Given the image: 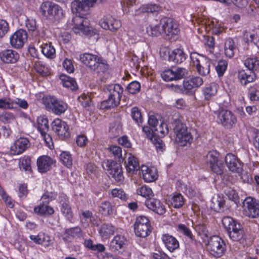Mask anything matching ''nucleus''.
I'll use <instances>...</instances> for the list:
<instances>
[{
	"label": "nucleus",
	"mask_w": 259,
	"mask_h": 259,
	"mask_svg": "<svg viewBox=\"0 0 259 259\" xmlns=\"http://www.w3.org/2000/svg\"><path fill=\"white\" fill-rule=\"evenodd\" d=\"M42 54L49 59H54L56 57V50L51 43H45L41 46Z\"/></svg>",
	"instance_id": "obj_32"
},
{
	"label": "nucleus",
	"mask_w": 259,
	"mask_h": 259,
	"mask_svg": "<svg viewBox=\"0 0 259 259\" xmlns=\"http://www.w3.org/2000/svg\"><path fill=\"white\" fill-rule=\"evenodd\" d=\"M27 39V33L23 29H19L10 37L11 45L14 48H21Z\"/></svg>",
	"instance_id": "obj_15"
},
{
	"label": "nucleus",
	"mask_w": 259,
	"mask_h": 259,
	"mask_svg": "<svg viewBox=\"0 0 259 259\" xmlns=\"http://www.w3.org/2000/svg\"><path fill=\"white\" fill-rule=\"evenodd\" d=\"M225 162L227 167L231 171L236 173L241 172L242 163L234 154H227L225 157Z\"/></svg>",
	"instance_id": "obj_16"
},
{
	"label": "nucleus",
	"mask_w": 259,
	"mask_h": 259,
	"mask_svg": "<svg viewBox=\"0 0 259 259\" xmlns=\"http://www.w3.org/2000/svg\"><path fill=\"white\" fill-rule=\"evenodd\" d=\"M142 178L147 183L155 181L158 178L157 170L154 167L142 165L141 167Z\"/></svg>",
	"instance_id": "obj_19"
},
{
	"label": "nucleus",
	"mask_w": 259,
	"mask_h": 259,
	"mask_svg": "<svg viewBox=\"0 0 259 259\" xmlns=\"http://www.w3.org/2000/svg\"><path fill=\"white\" fill-rule=\"evenodd\" d=\"M178 231L183 234L191 240L193 239V235L191 230L185 225L180 224L178 225Z\"/></svg>",
	"instance_id": "obj_59"
},
{
	"label": "nucleus",
	"mask_w": 259,
	"mask_h": 259,
	"mask_svg": "<svg viewBox=\"0 0 259 259\" xmlns=\"http://www.w3.org/2000/svg\"><path fill=\"white\" fill-rule=\"evenodd\" d=\"M53 164V159L48 156L43 155L40 156L37 160L38 170L41 173L46 172L49 171Z\"/></svg>",
	"instance_id": "obj_24"
},
{
	"label": "nucleus",
	"mask_w": 259,
	"mask_h": 259,
	"mask_svg": "<svg viewBox=\"0 0 259 259\" xmlns=\"http://www.w3.org/2000/svg\"><path fill=\"white\" fill-rule=\"evenodd\" d=\"M42 103L48 110H51L57 115L64 113L67 109V104L54 96H47L42 98Z\"/></svg>",
	"instance_id": "obj_6"
},
{
	"label": "nucleus",
	"mask_w": 259,
	"mask_h": 259,
	"mask_svg": "<svg viewBox=\"0 0 259 259\" xmlns=\"http://www.w3.org/2000/svg\"><path fill=\"white\" fill-rule=\"evenodd\" d=\"M109 194L112 197L117 198L123 201L126 200L127 198L126 193L120 188L113 189L109 192Z\"/></svg>",
	"instance_id": "obj_50"
},
{
	"label": "nucleus",
	"mask_w": 259,
	"mask_h": 259,
	"mask_svg": "<svg viewBox=\"0 0 259 259\" xmlns=\"http://www.w3.org/2000/svg\"><path fill=\"white\" fill-rule=\"evenodd\" d=\"M244 65L248 68V70L253 71L259 68V58L254 57L247 58L244 61Z\"/></svg>",
	"instance_id": "obj_47"
},
{
	"label": "nucleus",
	"mask_w": 259,
	"mask_h": 259,
	"mask_svg": "<svg viewBox=\"0 0 259 259\" xmlns=\"http://www.w3.org/2000/svg\"><path fill=\"white\" fill-rule=\"evenodd\" d=\"M222 224L228 231L239 223L234 221L231 217H225L222 219Z\"/></svg>",
	"instance_id": "obj_57"
},
{
	"label": "nucleus",
	"mask_w": 259,
	"mask_h": 259,
	"mask_svg": "<svg viewBox=\"0 0 259 259\" xmlns=\"http://www.w3.org/2000/svg\"><path fill=\"white\" fill-rule=\"evenodd\" d=\"M102 166L116 181L121 182L123 181L122 167L119 163L113 160H107L103 162Z\"/></svg>",
	"instance_id": "obj_9"
},
{
	"label": "nucleus",
	"mask_w": 259,
	"mask_h": 259,
	"mask_svg": "<svg viewBox=\"0 0 259 259\" xmlns=\"http://www.w3.org/2000/svg\"><path fill=\"white\" fill-rule=\"evenodd\" d=\"M245 214L251 218L259 216V201L251 197H246L243 202Z\"/></svg>",
	"instance_id": "obj_10"
},
{
	"label": "nucleus",
	"mask_w": 259,
	"mask_h": 259,
	"mask_svg": "<svg viewBox=\"0 0 259 259\" xmlns=\"http://www.w3.org/2000/svg\"><path fill=\"white\" fill-rule=\"evenodd\" d=\"M187 57L183 50L177 48L172 50L169 54V60L176 63H181L184 62Z\"/></svg>",
	"instance_id": "obj_27"
},
{
	"label": "nucleus",
	"mask_w": 259,
	"mask_h": 259,
	"mask_svg": "<svg viewBox=\"0 0 259 259\" xmlns=\"http://www.w3.org/2000/svg\"><path fill=\"white\" fill-rule=\"evenodd\" d=\"M203 83L202 78L199 76H189L183 81L185 95H190L194 93V89L201 86Z\"/></svg>",
	"instance_id": "obj_12"
},
{
	"label": "nucleus",
	"mask_w": 259,
	"mask_h": 259,
	"mask_svg": "<svg viewBox=\"0 0 259 259\" xmlns=\"http://www.w3.org/2000/svg\"><path fill=\"white\" fill-rule=\"evenodd\" d=\"M131 116L133 119L137 123H141L143 121L141 111L137 107L132 108L131 110Z\"/></svg>",
	"instance_id": "obj_62"
},
{
	"label": "nucleus",
	"mask_w": 259,
	"mask_h": 259,
	"mask_svg": "<svg viewBox=\"0 0 259 259\" xmlns=\"http://www.w3.org/2000/svg\"><path fill=\"white\" fill-rule=\"evenodd\" d=\"M218 85L215 83H211L206 87L203 90V95L206 100H209L217 94Z\"/></svg>",
	"instance_id": "obj_37"
},
{
	"label": "nucleus",
	"mask_w": 259,
	"mask_h": 259,
	"mask_svg": "<svg viewBox=\"0 0 259 259\" xmlns=\"http://www.w3.org/2000/svg\"><path fill=\"white\" fill-rule=\"evenodd\" d=\"M99 210L104 215H109L113 214L114 208L110 202L105 201L101 203Z\"/></svg>",
	"instance_id": "obj_40"
},
{
	"label": "nucleus",
	"mask_w": 259,
	"mask_h": 259,
	"mask_svg": "<svg viewBox=\"0 0 259 259\" xmlns=\"http://www.w3.org/2000/svg\"><path fill=\"white\" fill-rule=\"evenodd\" d=\"M16 116L9 111H3L0 114V121L4 123H11L15 121Z\"/></svg>",
	"instance_id": "obj_48"
},
{
	"label": "nucleus",
	"mask_w": 259,
	"mask_h": 259,
	"mask_svg": "<svg viewBox=\"0 0 259 259\" xmlns=\"http://www.w3.org/2000/svg\"><path fill=\"white\" fill-rule=\"evenodd\" d=\"M137 193L138 195L147 198L153 196V192L151 189L146 185L139 188L137 190Z\"/></svg>",
	"instance_id": "obj_56"
},
{
	"label": "nucleus",
	"mask_w": 259,
	"mask_h": 259,
	"mask_svg": "<svg viewBox=\"0 0 259 259\" xmlns=\"http://www.w3.org/2000/svg\"><path fill=\"white\" fill-rule=\"evenodd\" d=\"M126 239L122 235H116L111 242V246L115 250L122 248L125 244Z\"/></svg>",
	"instance_id": "obj_38"
},
{
	"label": "nucleus",
	"mask_w": 259,
	"mask_h": 259,
	"mask_svg": "<svg viewBox=\"0 0 259 259\" xmlns=\"http://www.w3.org/2000/svg\"><path fill=\"white\" fill-rule=\"evenodd\" d=\"M60 79L64 87L70 88L72 90H75L77 88V83L73 78L62 74L60 75Z\"/></svg>",
	"instance_id": "obj_36"
},
{
	"label": "nucleus",
	"mask_w": 259,
	"mask_h": 259,
	"mask_svg": "<svg viewBox=\"0 0 259 259\" xmlns=\"http://www.w3.org/2000/svg\"><path fill=\"white\" fill-rule=\"evenodd\" d=\"M225 201L224 198L220 196H216L212 197L211 201L210 207L214 211L219 212L223 210Z\"/></svg>",
	"instance_id": "obj_34"
},
{
	"label": "nucleus",
	"mask_w": 259,
	"mask_h": 259,
	"mask_svg": "<svg viewBox=\"0 0 259 259\" xmlns=\"http://www.w3.org/2000/svg\"><path fill=\"white\" fill-rule=\"evenodd\" d=\"M188 74V71L186 69L178 68L175 70L169 69L164 70L161 72V76L164 80L169 81L180 79Z\"/></svg>",
	"instance_id": "obj_14"
},
{
	"label": "nucleus",
	"mask_w": 259,
	"mask_h": 259,
	"mask_svg": "<svg viewBox=\"0 0 259 259\" xmlns=\"http://www.w3.org/2000/svg\"><path fill=\"white\" fill-rule=\"evenodd\" d=\"M161 27L162 28V32H164L168 38H172L176 36L179 32L178 24L169 18H164L161 20Z\"/></svg>",
	"instance_id": "obj_11"
},
{
	"label": "nucleus",
	"mask_w": 259,
	"mask_h": 259,
	"mask_svg": "<svg viewBox=\"0 0 259 259\" xmlns=\"http://www.w3.org/2000/svg\"><path fill=\"white\" fill-rule=\"evenodd\" d=\"M53 130L61 138L69 136V127L67 124L59 118L55 119L52 123Z\"/></svg>",
	"instance_id": "obj_18"
},
{
	"label": "nucleus",
	"mask_w": 259,
	"mask_h": 259,
	"mask_svg": "<svg viewBox=\"0 0 259 259\" xmlns=\"http://www.w3.org/2000/svg\"><path fill=\"white\" fill-rule=\"evenodd\" d=\"M217 120L218 123L223 126L227 128H230L235 124L236 118L231 111L222 109L219 110L217 114Z\"/></svg>",
	"instance_id": "obj_13"
},
{
	"label": "nucleus",
	"mask_w": 259,
	"mask_h": 259,
	"mask_svg": "<svg viewBox=\"0 0 259 259\" xmlns=\"http://www.w3.org/2000/svg\"><path fill=\"white\" fill-rule=\"evenodd\" d=\"M190 59L193 65L199 75L206 76L209 73L210 59L195 52L190 54Z\"/></svg>",
	"instance_id": "obj_4"
},
{
	"label": "nucleus",
	"mask_w": 259,
	"mask_h": 259,
	"mask_svg": "<svg viewBox=\"0 0 259 259\" xmlns=\"http://www.w3.org/2000/svg\"><path fill=\"white\" fill-rule=\"evenodd\" d=\"M211 170L217 175H221L224 172V166L223 161L219 160L210 165Z\"/></svg>",
	"instance_id": "obj_58"
},
{
	"label": "nucleus",
	"mask_w": 259,
	"mask_h": 259,
	"mask_svg": "<svg viewBox=\"0 0 259 259\" xmlns=\"http://www.w3.org/2000/svg\"><path fill=\"white\" fill-rule=\"evenodd\" d=\"M244 39L247 42H253L259 49V29H256L252 31H245Z\"/></svg>",
	"instance_id": "obj_30"
},
{
	"label": "nucleus",
	"mask_w": 259,
	"mask_h": 259,
	"mask_svg": "<svg viewBox=\"0 0 259 259\" xmlns=\"http://www.w3.org/2000/svg\"><path fill=\"white\" fill-rule=\"evenodd\" d=\"M34 67L37 72L42 76H48L51 73L50 68L41 61H36Z\"/></svg>",
	"instance_id": "obj_39"
},
{
	"label": "nucleus",
	"mask_w": 259,
	"mask_h": 259,
	"mask_svg": "<svg viewBox=\"0 0 259 259\" xmlns=\"http://www.w3.org/2000/svg\"><path fill=\"white\" fill-rule=\"evenodd\" d=\"M116 230L114 226L111 224H104L100 229L99 232L103 238L107 239L113 235Z\"/></svg>",
	"instance_id": "obj_33"
},
{
	"label": "nucleus",
	"mask_w": 259,
	"mask_h": 259,
	"mask_svg": "<svg viewBox=\"0 0 259 259\" xmlns=\"http://www.w3.org/2000/svg\"><path fill=\"white\" fill-rule=\"evenodd\" d=\"M37 130L40 134H44L49 131L48 119L42 116L38 117L37 119Z\"/></svg>",
	"instance_id": "obj_42"
},
{
	"label": "nucleus",
	"mask_w": 259,
	"mask_h": 259,
	"mask_svg": "<svg viewBox=\"0 0 259 259\" xmlns=\"http://www.w3.org/2000/svg\"><path fill=\"white\" fill-rule=\"evenodd\" d=\"M228 66V63L225 60H220L218 62L215 67V70L219 76H222L226 71Z\"/></svg>",
	"instance_id": "obj_61"
},
{
	"label": "nucleus",
	"mask_w": 259,
	"mask_h": 259,
	"mask_svg": "<svg viewBox=\"0 0 259 259\" xmlns=\"http://www.w3.org/2000/svg\"><path fill=\"white\" fill-rule=\"evenodd\" d=\"M142 13H155L161 10V7L156 4H147L142 5L140 9Z\"/></svg>",
	"instance_id": "obj_51"
},
{
	"label": "nucleus",
	"mask_w": 259,
	"mask_h": 259,
	"mask_svg": "<svg viewBox=\"0 0 259 259\" xmlns=\"http://www.w3.org/2000/svg\"><path fill=\"white\" fill-rule=\"evenodd\" d=\"M161 240L165 247L171 252L179 248L180 244L178 239L169 234H162Z\"/></svg>",
	"instance_id": "obj_20"
},
{
	"label": "nucleus",
	"mask_w": 259,
	"mask_h": 259,
	"mask_svg": "<svg viewBox=\"0 0 259 259\" xmlns=\"http://www.w3.org/2000/svg\"><path fill=\"white\" fill-rule=\"evenodd\" d=\"M64 201H60V210L62 214L69 220H70L73 217V213L70 206L68 204V200L66 196H63Z\"/></svg>",
	"instance_id": "obj_31"
},
{
	"label": "nucleus",
	"mask_w": 259,
	"mask_h": 259,
	"mask_svg": "<svg viewBox=\"0 0 259 259\" xmlns=\"http://www.w3.org/2000/svg\"><path fill=\"white\" fill-rule=\"evenodd\" d=\"M145 205L149 209L159 214H163L166 211L164 205L157 199L147 200Z\"/></svg>",
	"instance_id": "obj_25"
},
{
	"label": "nucleus",
	"mask_w": 259,
	"mask_h": 259,
	"mask_svg": "<svg viewBox=\"0 0 259 259\" xmlns=\"http://www.w3.org/2000/svg\"><path fill=\"white\" fill-rule=\"evenodd\" d=\"M134 231L137 236L145 238L152 231V227L149 219L145 215L137 217L134 223Z\"/></svg>",
	"instance_id": "obj_8"
},
{
	"label": "nucleus",
	"mask_w": 259,
	"mask_h": 259,
	"mask_svg": "<svg viewBox=\"0 0 259 259\" xmlns=\"http://www.w3.org/2000/svg\"><path fill=\"white\" fill-rule=\"evenodd\" d=\"M19 167L25 171H30L31 169V160L28 156H24L19 159Z\"/></svg>",
	"instance_id": "obj_53"
},
{
	"label": "nucleus",
	"mask_w": 259,
	"mask_h": 259,
	"mask_svg": "<svg viewBox=\"0 0 259 259\" xmlns=\"http://www.w3.org/2000/svg\"><path fill=\"white\" fill-rule=\"evenodd\" d=\"M54 3L51 1H46L41 3L39 7V13L46 19L49 18Z\"/></svg>",
	"instance_id": "obj_35"
},
{
	"label": "nucleus",
	"mask_w": 259,
	"mask_h": 259,
	"mask_svg": "<svg viewBox=\"0 0 259 259\" xmlns=\"http://www.w3.org/2000/svg\"><path fill=\"white\" fill-rule=\"evenodd\" d=\"M226 195L230 200L237 203L239 201V196L236 191L231 188H227L225 190Z\"/></svg>",
	"instance_id": "obj_63"
},
{
	"label": "nucleus",
	"mask_w": 259,
	"mask_h": 259,
	"mask_svg": "<svg viewBox=\"0 0 259 259\" xmlns=\"http://www.w3.org/2000/svg\"><path fill=\"white\" fill-rule=\"evenodd\" d=\"M34 212L41 215H50L54 213V210L52 207L48 205V204L40 203L34 207Z\"/></svg>",
	"instance_id": "obj_29"
},
{
	"label": "nucleus",
	"mask_w": 259,
	"mask_h": 259,
	"mask_svg": "<svg viewBox=\"0 0 259 259\" xmlns=\"http://www.w3.org/2000/svg\"><path fill=\"white\" fill-rule=\"evenodd\" d=\"M63 15L62 9L58 5L54 3L50 15L48 19L58 20L62 18Z\"/></svg>",
	"instance_id": "obj_43"
},
{
	"label": "nucleus",
	"mask_w": 259,
	"mask_h": 259,
	"mask_svg": "<svg viewBox=\"0 0 259 259\" xmlns=\"http://www.w3.org/2000/svg\"><path fill=\"white\" fill-rule=\"evenodd\" d=\"M154 134L159 137H163L168 133V129L167 124L163 121L160 120V123L154 130Z\"/></svg>",
	"instance_id": "obj_52"
},
{
	"label": "nucleus",
	"mask_w": 259,
	"mask_h": 259,
	"mask_svg": "<svg viewBox=\"0 0 259 259\" xmlns=\"http://www.w3.org/2000/svg\"><path fill=\"white\" fill-rule=\"evenodd\" d=\"M60 160L67 167H71L72 164V157L68 152H62L60 155Z\"/></svg>",
	"instance_id": "obj_54"
},
{
	"label": "nucleus",
	"mask_w": 259,
	"mask_h": 259,
	"mask_svg": "<svg viewBox=\"0 0 259 259\" xmlns=\"http://www.w3.org/2000/svg\"><path fill=\"white\" fill-rule=\"evenodd\" d=\"M161 26V21L157 25H149L146 28V32L149 36H157L162 32V28Z\"/></svg>",
	"instance_id": "obj_49"
},
{
	"label": "nucleus",
	"mask_w": 259,
	"mask_h": 259,
	"mask_svg": "<svg viewBox=\"0 0 259 259\" xmlns=\"http://www.w3.org/2000/svg\"><path fill=\"white\" fill-rule=\"evenodd\" d=\"M207 245V249L210 254L215 257L221 256L225 250V244L224 240L219 236L214 235L204 239Z\"/></svg>",
	"instance_id": "obj_5"
},
{
	"label": "nucleus",
	"mask_w": 259,
	"mask_h": 259,
	"mask_svg": "<svg viewBox=\"0 0 259 259\" xmlns=\"http://www.w3.org/2000/svg\"><path fill=\"white\" fill-rule=\"evenodd\" d=\"M140 88V83L137 81L131 82L127 87L128 92L132 94H135L139 92Z\"/></svg>",
	"instance_id": "obj_64"
},
{
	"label": "nucleus",
	"mask_w": 259,
	"mask_h": 259,
	"mask_svg": "<svg viewBox=\"0 0 259 259\" xmlns=\"http://www.w3.org/2000/svg\"><path fill=\"white\" fill-rule=\"evenodd\" d=\"M29 147V141L26 138L18 139L11 147V152L14 155H19L24 152Z\"/></svg>",
	"instance_id": "obj_22"
},
{
	"label": "nucleus",
	"mask_w": 259,
	"mask_h": 259,
	"mask_svg": "<svg viewBox=\"0 0 259 259\" xmlns=\"http://www.w3.org/2000/svg\"><path fill=\"white\" fill-rule=\"evenodd\" d=\"M126 171L130 174H134L139 169V164L137 158L131 153H126L125 158Z\"/></svg>",
	"instance_id": "obj_23"
},
{
	"label": "nucleus",
	"mask_w": 259,
	"mask_h": 259,
	"mask_svg": "<svg viewBox=\"0 0 259 259\" xmlns=\"http://www.w3.org/2000/svg\"><path fill=\"white\" fill-rule=\"evenodd\" d=\"M81 232V229L78 227L68 229L64 232L63 238L66 241H69L72 238L79 236Z\"/></svg>",
	"instance_id": "obj_45"
},
{
	"label": "nucleus",
	"mask_w": 259,
	"mask_h": 259,
	"mask_svg": "<svg viewBox=\"0 0 259 259\" xmlns=\"http://www.w3.org/2000/svg\"><path fill=\"white\" fill-rule=\"evenodd\" d=\"M174 130L175 134V141L179 146H185L191 143L192 137L185 124L178 122Z\"/></svg>",
	"instance_id": "obj_7"
},
{
	"label": "nucleus",
	"mask_w": 259,
	"mask_h": 259,
	"mask_svg": "<svg viewBox=\"0 0 259 259\" xmlns=\"http://www.w3.org/2000/svg\"><path fill=\"white\" fill-rule=\"evenodd\" d=\"M238 77L243 85L253 82L255 79V74L253 71L250 70H241L239 71Z\"/></svg>",
	"instance_id": "obj_26"
},
{
	"label": "nucleus",
	"mask_w": 259,
	"mask_h": 259,
	"mask_svg": "<svg viewBox=\"0 0 259 259\" xmlns=\"http://www.w3.org/2000/svg\"><path fill=\"white\" fill-rule=\"evenodd\" d=\"M99 24L102 28L111 31L116 30L121 26L120 21L115 19L110 15L103 17L100 20Z\"/></svg>",
	"instance_id": "obj_17"
},
{
	"label": "nucleus",
	"mask_w": 259,
	"mask_h": 259,
	"mask_svg": "<svg viewBox=\"0 0 259 259\" xmlns=\"http://www.w3.org/2000/svg\"><path fill=\"white\" fill-rule=\"evenodd\" d=\"M108 150L115 158L119 159V161L123 160L122 157V150L119 146L111 145L108 147Z\"/></svg>",
	"instance_id": "obj_60"
},
{
	"label": "nucleus",
	"mask_w": 259,
	"mask_h": 259,
	"mask_svg": "<svg viewBox=\"0 0 259 259\" xmlns=\"http://www.w3.org/2000/svg\"><path fill=\"white\" fill-rule=\"evenodd\" d=\"M230 238L235 241H240L244 236V231L239 223L228 231Z\"/></svg>",
	"instance_id": "obj_28"
},
{
	"label": "nucleus",
	"mask_w": 259,
	"mask_h": 259,
	"mask_svg": "<svg viewBox=\"0 0 259 259\" xmlns=\"http://www.w3.org/2000/svg\"><path fill=\"white\" fill-rule=\"evenodd\" d=\"M235 44L233 40L230 38L226 40L224 44V52L228 57H232L234 54Z\"/></svg>",
	"instance_id": "obj_44"
},
{
	"label": "nucleus",
	"mask_w": 259,
	"mask_h": 259,
	"mask_svg": "<svg viewBox=\"0 0 259 259\" xmlns=\"http://www.w3.org/2000/svg\"><path fill=\"white\" fill-rule=\"evenodd\" d=\"M170 203L176 208L181 207L184 204L183 196L179 193H175L170 198Z\"/></svg>",
	"instance_id": "obj_41"
},
{
	"label": "nucleus",
	"mask_w": 259,
	"mask_h": 259,
	"mask_svg": "<svg viewBox=\"0 0 259 259\" xmlns=\"http://www.w3.org/2000/svg\"><path fill=\"white\" fill-rule=\"evenodd\" d=\"M106 0H81V1H73L71 2V7L74 13L78 14L79 17L73 18L72 21L74 26L73 31L79 35H91L93 34L92 28L84 24L82 17L87 15L90 12V9L96 4L104 2Z\"/></svg>",
	"instance_id": "obj_1"
},
{
	"label": "nucleus",
	"mask_w": 259,
	"mask_h": 259,
	"mask_svg": "<svg viewBox=\"0 0 259 259\" xmlns=\"http://www.w3.org/2000/svg\"><path fill=\"white\" fill-rule=\"evenodd\" d=\"M79 60L82 63L94 71L97 75L101 77L109 68L106 60L97 55L85 53L80 55Z\"/></svg>",
	"instance_id": "obj_2"
},
{
	"label": "nucleus",
	"mask_w": 259,
	"mask_h": 259,
	"mask_svg": "<svg viewBox=\"0 0 259 259\" xmlns=\"http://www.w3.org/2000/svg\"><path fill=\"white\" fill-rule=\"evenodd\" d=\"M1 60L6 64H14L19 59V54L15 51L8 49L0 53Z\"/></svg>",
	"instance_id": "obj_21"
},
{
	"label": "nucleus",
	"mask_w": 259,
	"mask_h": 259,
	"mask_svg": "<svg viewBox=\"0 0 259 259\" xmlns=\"http://www.w3.org/2000/svg\"><path fill=\"white\" fill-rule=\"evenodd\" d=\"M107 90L109 93L108 99L101 103L103 108H110L116 107L119 104L123 88L119 84H111L108 85Z\"/></svg>",
	"instance_id": "obj_3"
},
{
	"label": "nucleus",
	"mask_w": 259,
	"mask_h": 259,
	"mask_svg": "<svg viewBox=\"0 0 259 259\" xmlns=\"http://www.w3.org/2000/svg\"><path fill=\"white\" fill-rule=\"evenodd\" d=\"M11 109H15L19 107L23 109H26L28 107V103L23 99L18 98H11Z\"/></svg>",
	"instance_id": "obj_46"
},
{
	"label": "nucleus",
	"mask_w": 259,
	"mask_h": 259,
	"mask_svg": "<svg viewBox=\"0 0 259 259\" xmlns=\"http://www.w3.org/2000/svg\"><path fill=\"white\" fill-rule=\"evenodd\" d=\"M205 161L209 163L210 165L217 162L219 159V154L215 150H212L207 153L205 156Z\"/></svg>",
	"instance_id": "obj_55"
}]
</instances>
